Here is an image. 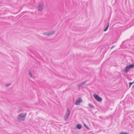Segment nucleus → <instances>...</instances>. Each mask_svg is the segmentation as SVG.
Returning <instances> with one entry per match:
<instances>
[{
    "mask_svg": "<svg viewBox=\"0 0 134 134\" xmlns=\"http://www.w3.org/2000/svg\"><path fill=\"white\" fill-rule=\"evenodd\" d=\"M120 134H129V133L125 132H122Z\"/></svg>",
    "mask_w": 134,
    "mask_h": 134,
    "instance_id": "nucleus-13",
    "label": "nucleus"
},
{
    "mask_svg": "<svg viewBox=\"0 0 134 134\" xmlns=\"http://www.w3.org/2000/svg\"><path fill=\"white\" fill-rule=\"evenodd\" d=\"M11 85V83H9L7 84H6L5 85V86L6 87H8L9 86Z\"/></svg>",
    "mask_w": 134,
    "mask_h": 134,
    "instance_id": "nucleus-14",
    "label": "nucleus"
},
{
    "mask_svg": "<svg viewBox=\"0 0 134 134\" xmlns=\"http://www.w3.org/2000/svg\"><path fill=\"white\" fill-rule=\"evenodd\" d=\"M93 96L94 98L98 102H100L102 101V99L99 97V96L96 94H94Z\"/></svg>",
    "mask_w": 134,
    "mask_h": 134,
    "instance_id": "nucleus-5",
    "label": "nucleus"
},
{
    "mask_svg": "<svg viewBox=\"0 0 134 134\" xmlns=\"http://www.w3.org/2000/svg\"><path fill=\"white\" fill-rule=\"evenodd\" d=\"M109 26V23H108V26H107L106 27V28H105V29H104V31H106L108 29V27Z\"/></svg>",
    "mask_w": 134,
    "mask_h": 134,
    "instance_id": "nucleus-12",
    "label": "nucleus"
},
{
    "mask_svg": "<svg viewBox=\"0 0 134 134\" xmlns=\"http://www.w3.org/2000/svg\"><path fill=\"white\" fill-rule=\"evenodd\" d=\"M69 115L65 114L64 117V119L66 121L69 118Z\"/></svg>",
    "mask_w": 134,
    "mask_h": 134,
    "instance_id": "nucleus-9",
    "label": "nucleus"
},
{
    "mask_svg": "<svg viewBox=\"0 0 134 134\" xmlns=\"http://www.w3.org/2000/svg\"><path fill=\"white\" fill-rule=\"evenodd\" d=\"M115 47V46H112L111 47V48L112 49L113 48H114Z\"/></svg>",
    "mask_w": 134,
    "mask_h": 134,
    "instance_id": "nucleus-19",
    "label": "nucleus"
},
{
    "mask_svg": "<svg viewBox=\"0 0 134 134\" xmlns=\"http://www.w3.org/2000/svg\"><path fill=\"white\" fill-rule=\"evenodd\" d=\"M55 32V30H53L52 31L48 32L46 33H44L43 34L44 36L46 35L48 36H50L54 34Z\"/></svg>",
    "mask_w": 134,
    "mask_h": 134,
    "instance_id": "nucleus-4",
    "label": "nucleus"
},
{
    "mask_svg": "<svg viewBox=\"0 0 134 134\" xmlns=\"http://www.w3.org/2000/svg\"><path fill=\"white\" fill-rule=\"evenodd\" d=\"M86 81H85L82 82V83L78 84L77 85V86L78 87H82L84 86L86 83Z\"/></svg>",
    "mask_w": 134,
    "mask_h": 134,
    "instance_id": "nucleus-7",
    "label": "nucleus"
},
{
    "mask_svg": "<svg viewBox=\"0 0 134 134\" xmlns=\"http://www.w3.org/2000/svg\"><path fill=\"white\" fill-rule=\"evenodd\" d=\"M133 67H134V64L130 65L129 66H126L124 70V71L125 72L127 73L129 71V69L133 68Z\"/></svg>",
    "mask_w": 134,
    "mask_h": 134,
    "instance_id": "nucleus-3",
    "label": "nucleus"
},
{
    "mask_svg": "<svg viewBox=\"0 0 134 134\" xmlns=\"http://www.w3.org/2000/svg\"><path fill=\"white\" fill-rule=\"evenodd\" d=\"M27 114L25 113H21L19 114L17 117V119L18 121H25L26 118Z\"/></svg>",
    "mask_w": 134,
    "mask_h": 134,
    "instance_id": "nucleus-1",
    "label": "nucleus"
},
{
    "mask_svg": "<svg viewBox=\"0 0 134 134\" xmlns=\"http://www.w3.org/2000/svg\"><path fill=\"white\" fill-rule=\"evenodd\" d=\"M88 105V106L91 108H94V106L91 104L89 103Z\"/></svg>",
    "mask_w": 134,
    "mask_h": 134,
    "instance_id": "nucleus-10",
    "label": "nucleus"
},
{
    "mask_svg": "<svg viewBox=\"0 0 134 134\" xmlns=\"http://www.w3.org/2000/svg\"><path fill=\"white\" fill-rule=\"evenodd\" d=\"M22 111V110L21 109H20L18 111V113H20Z\"/></svg>",
    "mask_w": 134,
    "mask_h": 134,
    "instance_id": "nucleus-18",
    "label": "nucleus"
},
{
    "mask_svg": "<svg viewBox=\"0 0 134 134\" xmlns=\"http://www.w3.org/2000/svg\"><path fill=\"white\" fill-rule=\"evenodd\" d=\"M70 111L69 108H68L66 113L65 114L70 116Z\"/></svg>",
    "mask_w": 134,
    "mask_h": 134,
    "instance_id": "nucleus-8",
    "label": "nucleus"
},
{
    "mask_svg": "<svg viewBox=\"0 0 134 134\" xmlns=\"http://www.w3.org/2000/svg\"><path fill=\"white\" fill-rule=\"evenodd\" d=\"M82 102V99L81 98H79L76 101L75 104L76 105H79L80 104V103Z\"/></svg>",
    "mask_w": 134,
    "mask_h": 134,
    "instance_id": "nucleus-6",
    "label": "nucleus"
},
{
    "mask_svg": "<svg viewBox=\"0 0 134 134\" xmlns=\"http://www.w3.org/2000/svg\"><path fill=\"white\" fill-rule=\"evenodd\" d=\"M29 74L30 76V77L32 78V75L31 72L30 71L29 72Z\"/></svg>",
    "mask_w": 134,
    "mask_h": 134,
    "instance_id": "nucleus-15",
    "label": "nucleus"
},
{
    "mask_svg": "<svg viewBox=\"0 0 134 134\" xmlns=\"http://www.w3.org/2000/svg\"><path fill=\"white\" fill-rule=\"evenodd\" d=\"M134 82H129V87H130L133 84Z\"/></svg>",
    "mask_w": 134,
    "mask_h": 134,
    "instance_id": "nucleus-16",
    "label": "nucleus"
},
{
    "mask_svg": "<svg viewBox=\"0 0 134 134\" xmlns=\"http://www.w3.org/2000/svg\"><path fill=\"white\" fill-rule=\"evenodd\" d=\"M84 126H85L86 127L87 129H89V128L85 124H84Z\"/></svg>",
    "mask_w": 134,
    "mask_h": 134,
    "instance_id": "nucleus-17",
    "label": "nucleus"
},
{
    "mask_svg": "<svg viewBox=\"0 0 134 134\" xmlns=\"http://www.w3.org/2000/svg\"><path fill=\"white\" fill-rule=\"evenodd\" d=\"M77 127L78 129H80L82 127V126L81 125L78 124L77 125Z\"/></svg>",
    "mask_w": 134,
    "mask_h": 134,
    "instance_id": "nucleus-11",
    "label": "nucleus"
},
{
    "mask_svg": "<svg viewBox=\"0 0 134 134\" xmlns=\"http://www.w3.org/2000/svg\"><path fill=\"white\" fill-rule=\"evenodd\" d=\"M37 8L39 11H41L44 8V4L42 3H40L37 7Z\"/></svg>",
    "mask_w": 134,
    "mask_h": 134,
    "instance_id": "nucleus-2",
    "label": "nucleus"
}]
</instances>
